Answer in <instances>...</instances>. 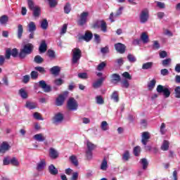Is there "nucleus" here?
I'll use <instances>...</instances> for the list:
<instances>
[{
	"mask_svg": "<svg viewBox=\"0 0 180 180\" xmlns=\"http://www.w3.org/2000/svg\"><path fill=\"white\" fill-rule=\"evenodd\" d=\"M34 49V46H33L32 44L28 43L24 45L23 48L20 49L19 53V58H21V60H23L27 55L32 54L33 53V50Z\"/></svg>",
	"mask_w": 180,
	"mask_h": 180,
	"instance_id": "obj_1",
	"label": "nucleus"
},
{
	"mask_svg": "<svg viewBox=\"0 0 180 180\" xmlns=\"http://www.w3.org/2000/svg\"><path fill=\"white\" fill-rule=\"evenodd\" d=\"M91 27L93 29H100V27H101V31L104 32V33L106 32L107 30H108V26L106 25V22H105L103 20H96L93 23Z\"/></svg>",
	"mask_w": 180,
	"mask_h": 180,
	"instance_id": "obj_2",
	"label": "nucleus"
},
{
	"mask_svg": "<svg viewBox=\"0 0 180 180\" xmlns=\"http://www.w3.org/2000/svg\"><path fill=\"white\" fill-rule=\"evenodd\" d=\"M72 64H77L78 61H79V59L81 57H82V52L81 51V49L78 48H75L72 49Z\"/></svg>",
	"mask_w": 180,
	"mask_h": 180,
	"instance_id": "obj_3",
	"label": "nucleus"
},
{
	"mask_svg": "<svg viewBox=\"0 0 180 180\" xmlns=\"http://www.w3.org/2000/svg\"><path fill=\"white\" fill-rule=\"evenodd\" d=\"M156 91L158 94H163L165 98H169L171 96V91L167 87H165L161 84L158 85Z\"/></svg>",
	"mask_w": 180,
	"mask_h": 180,
	"instance_id": "obj_4",
	"label": "nucleus"
},
{
	"mask_svg": "<svg viewBox=\"0 0 180 180\" xmlns=\"http://www.w3.org/2000/svg\"><path fill=\"white\" fill-rule=\"evenodd\" d=\"M88 16H89V13L88 11L82 12L80 14L79 19L77 20L78 26H84L88 22Z\"/></svg>",
	"mask_w": 180,
	"mask_h": 180,
	"instance_id": "obj_5",
	"label": "nucleus"
},
{
	"mask_svg": "<svg viewBox=\"0 0 180 180\" xmlns=\"http://www.w3.org/2000/svg\"><path fill=\"white\" fill-rule=\"evenodd\" d=\"M148 18H150V12L148 8H145L141 11L139 19L141 23H146L148 21Z\"/></svg>",
	"mask_w": 180,
	"mask_h": 180,
	"instance_id": "obj_6",
	"label": "nucleus"
},
{
	"mask_svg": "<svg viewBox=\"0 0 180 180\" xmlns=\"http://www.w3.org/2000/svg\"><path fill=\"white\" fill-rule=\"evenodd\" d=\"M67 107L68 110H77L78 109V103L74 98H70L68 101Z\"/></svg>",
	"mask_w": 180,
	"mask_h": 180,
	"instance_id": "obj_7",
	"label": "nucleus"
},
{
	"mask_svg": "<svg viewBox=\"0 0 180 180\" xmlns=\"http://www.w3.org/2000/svg\"><path fill=\"white\" fill-rule=\"evenodd\" d=\"M39 86L44 90V92L49 93L51 92V86L50 85L46 84V81L41 80L39 82Z\"/></svg>",
	"mask_w": 180,
	"mask_h": 180,
	"instance_id": "obj_8",
	"label": "nucleus"
},
{
	"mask_svg": "<svg viewBox=\"0 0 180 180\" xmlns=\"http://www.w3.org/2000/svg\"><path fill=\"white\" fill-rule=\"evenodd\" d=\"M94 37V34H92V32H89V31H86L84 33V35L80 36L79 37V40H84V41H91V40H92V38Z\"/></svg>",
	"mask_w": 180,
	"mask_h": 180,
	"instance_id": "obj_9",
	"label": "nucleus"
},
{
	"mask_svg": "<svg viewBox=\"0 0 180 180\" xmlns=\"http://www.w3.org/2000/svg\"><path fill=\"white\" fill-rule=\"evenodd\" d=\"M115 49L120 54H124L126 53V46L122 43L115 44Z\"/></svg>",
	"mask_w": 180,
	"mask_h": 180,
	"instance_id": "obj_10",
	"label": "nucleus"
},
{
	"mask_svg": "<svg viewBox=\"0 0 180 180\" xmlns=\"http://www.w3.org/2000/svg\"><path fill=\"white\" fill-rule=\"evenodd\" d=\"M120 81H122V77H120V75L113 73L110 75V82L112 84H119Z\"/></svg>",
	"mask_w": 180,
	"mask_h": 180,
	"instance_id": "obj_11",
	"label": "nucleus"
},
{
	"mask_svg": "<svg viewBox=\"0 0 180 180\" xmlns=\"http://www.w3.org/2000/svg\"><path fill=\"white\" fill-rule=\"evenodd\" d=\"M0 150L1 151V154H5L6 151H9L11 150V145L6 141H4L1 145H0Z\"/></svg>",
	"mask_w": 180,
	"mask_h": 180,
	"instance_id": "obj_12",
	"label": "nucleus"
},
{
	"mask_svg": "<svg viewBox=\"0 0 180 180\" xmlns=\"http://www.w3.org/2000/svg\"><path fill=\"white\" fill-rule=\"evenodd\" d=\"M148 140H150V133L148 131H144L142 133V139L141 143L143 146H147V143H148Z\"/></svg>",
	"mask_w": 180,
	"mask_h": 180,
	"instance_id": "obj_13",
	"label": "nucleus"
},
{
	"mask_svg": "<svg viewBox=\"0 0 180 180\" xmlns=\"http://www.w3.org/2000/svg\"><path fill=\"white\" fill-rule=\"evenodd\" d=\"M63 120H64V115L61 112H58V113L56 114L55 116L53 117V122L54 124L61 123V122H63Z\"/></svg>",
	"mask_w": 180,
	"mask_h": 180,
	"instance_id": "obj_14",
	"label": "nucleus"
},
{
	"mask_svg": "<svg viewBox=\"0 0 180 180\" xmlns=\"http://www.w3.org/2000/svg\"><path fill=\"white\" fill-rule=\"evenodd\" d=\"M105 77H101L98 79L97 81L94 82L92 84L93 88L94 89H98V88H101L103 84V81H105Z\"/></svg>",
	"mask_w": 180,
	"mask_h": 180,
	"instance_id": "obj_15",
	"label": "nucleus"
},
{
	"mask_svg": "<svg viewBox=\"0 0 180 180\" xmlns=\"http://www.w3.org/2000/svg\"><path fill=\"white\" fill-rule=\"evenodd\" d=\"M39 51L41 54L47 51V44L45 40H42L41 41V44L39 47Z\"/></svg>",
	"mask_w": 180,
	"mask_h": 180,
	"instance_id": "obj_16",
	"label": "nucleus"
},
{
	"mask_svg": "<svg viewBox=\"0 0 180 180\" xmlns=\"http://www.w3.org/2000/svg\"><path fill=\"white\" fill-rule=\"evenodd\" d=\"M58 155H59L58 152L56 150V149H54L53 148H51L49 149V157L52 160H57V158L58 157Z\"/></svg>",
	"mask_w": 180,
	"mask_h": 180,
	"instance_id": "obj_17",
	"label": "nucleus"
},
{
	"mask_svg": "<svg viewBox=\"0 0 180 180\" xmlns=\"http://www.w3.org/2000/svg\"><path fill=\"white\" fill-rule=\"evenodd\" d=\"M64 101H65V97H64V95L60 94L59 96L56 98V106H63L64 103Z\"/></svg>",
	"mask_w": 180,
	"mask_h": 180,
	"instance_id": "obj_18",
	"label": "nucleus"
},
{
	"mask_svg": "<svg viewBox=\"0 0 180 180\" xmlns=\"http://www.w3.org/2000/svg\"><path fill=\"white\" fill-rule=\"evenodd\" d=\"M48 169L51 175H57V174H58V169L56 167V166H54V165H50Z\"/></svg>",
	"mask_w": 180,
	"mask_h": 180,
	"instance_id": "obj_19",
	"label": "nucleus"
},
{
	"mask_svg": "<svg viewBox=\"0 0 180 180\" xmlns=\"http://www.w3.org/2000/svg\"><path fill=\"white\" fill-rule=\"evenodd\" d=\"M34 18H39L41 15V8L39 6H36L33 10Z\"/></svg>",
	"mask_w": 180,
	"mask_h": 180,
	"instance_id": "obj_20",
	"label": "nucleus"
},
{
	"mask_svg": "<svg viewBox=\"0 0 180 180\" xmlns=\"http://www.w3.org/2000/svg\"><path fill=\"white\" fill-rule=\"evenodd\" d=\"M61 71V68L58 66H53L50 69V72L52 74V75L57 76L58 74H60V72Z\"/></svg>",
	"mask_w": 180,
	"mask_h": 180,
	"instance_id": "obj_21",
	"label": "nucleus"
},
{
	"mask_svg": "<svg viewBox=\"0 0 180 180\" xmlns=\"http://www.w3.org/2000/svg\"><path fill=\"white\" fill-rule=\"evenodd\" d=\"M25 108H27V109H30V110L36 109V108H37V103L30 101H26Z\"/></svg>",
	"mask_w": 180,
	"mask_h": 180,
	"instance_id": "obj_22",
	"label": "nucleus"
},
{
	"mask_svg": "<svg viewBox=\"0 0 180 180\" xmlns=\"http://www.w3.org/2000/svg\"><path fill=\"white\" fill-rule=\"evenodd\" d=\"M160 150L162 151H168V150H169V141L164 140L160 147Z\"/></svg>",
	"mask_w": 180,
	"mask_h": 180,
	"instance_id": "obj_23",
	"label": "nucleus"
},
{
	"mask_svg": "<svg viewBox=\"0 0 180 180\" xmlns=\"http://www.w3.org/2000/svg\"><path fill=\"white\" fill-rule=\"evenodd\" d=\"M100 169L102 171H106L108 169V160H106L105 157L103 158V159L101 162Z\"/></svg>",
	"mask_w": 180,
	"mask_h": 180,
	"instance_id": "obj_24",
	"label": "nucleus"
},
{
	"mask_svg": "<svg viewBox=\"0 0 180 180\" xmlns=\"http://www.w3.org/2000/svg\"><path fill=\"white\" fill-rule=\"evenodd\" d=\"M33 139L37 141H44L46 140V137L43 136V134H37L33 136Z\"/></svg>",
	"mask_w": 180,
	"mask_h": 180,
	"instance_id": "obj_25",
	"label": "nucleus"
},
{
	"mask_svg": "<svg viewBox=\"0 0 180 180\" xmlns=\"http://www.w3.org/2000/svg\"><path fill=\"white\" fill-rule=\"evenodd\" d=\"M23 34V25H18V31H17V37L18 39H22V36Z\"/></svg>",
	"mask_w": 180,
	"mask_h": 180,
	"instance_id": "obj_26",
	"label": "nucleus"
},
{
	"mask_svg": "<svg viewBox=\"0 0 180 180\" xmlns=\"http://www.w3.org/2000/svg\"><path fill=\"white\" fill-rule=\"evenodd\" d=\"M154 63L153 62H147L142 65V70H151Z\"/></svg>",
	"mask_w": 180,
	"mask_h": 180,
	"instance_id": "obj_27",
	"label": "nucleus"
},
{
	"mask_svg": "<svg viewBox=\"0 0 180 180\" xmlns=\"http://www.w3.org/2000/svg\"><path fill=\"white\" fill-rule=\"evenodd\" d=\"M64 13L68 15L71 12V4L66 3L63 7Z\"/></svg>",
	"mask_w": 180,
	"mask_h": 180,
	"instance_id": "obj_28",
	"label": "nucleus"
},
{
	"mask_svg": "<svg viewBox=\"0 0 180 180\" xmlns=\"http://www.w3.org/2000/svg\"><path fill=\"white\" fill-rule=\"evenodd\" d=\"M18 94L20 96H21L22 99H27V92L25 91V89H20L18 91Z\"/></svg>",
	"mask_w": 180,
	"mask_h": 180,
	"instance_id": "obj_29",
	"label": "nucleus"
},
{
	"mask_svg": "<svg viewBox=\"0 0 180 180\" xmlns=\"http://www.w3.org/2000/svg\"><path fill=\"white\" fill-rule=\"evenodd\" d=\"M44 167H46V160L42 159V160H41L40 162H39L37 164V169L38 171H40V169H43V168H44Z\"/></svg>",
	"mask_w": 180,
	"mask_h": 180,
	"instance_id": "obj_30",
	"label": "nucleus"
},
{
	"mask_svg": "<svg viewBox=\"0 0 180 180\" xmlns=\"http://www.w3.org/2000/svg\"><path fill=\"white\" fill-rule=\"evenodd\" d=\"M9 20V17L6 15H1L0 17V23L1 25H6Z\"/></svg>",
	"mask_w": 180,
	"mask_h": 180,
	"instance_id": "obj_31",
	"label": "nucleus"
},
{
	"mask_svg": "<svg viewBox=\"0 0 180 180\" xmlns=\"http://www.w3.org/2000/svg\"><path fill=\"white\" fill-rule=\"evenodd\" d=\"M36 29L37 27L34 22H30V23L28 24V32H36Z\"/></svg>",
	"mask_w": 180,
	"mask_h": 180,
	"instance_id": "obj_32",
	"label": "nucleus"
},
{
	"mask_svg": "<svg viewBox=\"0 0 180 180\" xmlns=\"http://www.w3.org/2000/svg\"><path fill=\"white\" fill-rule=\"evenodd\" d=\"M140 162L142 165L143 169H147L148 168V161L146 158H142L140 160Z\"/></svg>",
	"mask_w": 180,
	"mask_h": 180,
	"instance_id": "obj_33",
	"label": "nucleus"
},
{
	"mask_svg": "<svg viewBox=\"0 0 180 180\" xmlns=\"http://www.w3.org/2000/svg\"><path fill=\"white\" fill-rule=\"evenodd\" d=\"M155 84H157V81L155 79L150 81V82L148 84L149 91H153V89H154Z\"/></svg>",
	"mask_w": 180,
	"mask_h": 180,
	"instance_id": "obj_34",
	"label": "nucleus"
},
{
	"mask_svg": "<svg viewBox=\"0 0 180 180\" xmlns=\"http://www.w3.org/2000/svg\"><path fill=\"white\" fill-rule=\"evenodd\" d=\"M34 61L36 63V64H41L42 63L44 62V59L41 58L40 55H37L34 58Z\"/></svg>",
	"mask_w": 180,
	"mask_h": 180,
	"instance_id": "obj_35",
	"label": "nucleus"
},
{
	"mask_svg": "<svg viewBox=\"0 0 180 180\" xmlns=\"http://www.w3.org/2000/svg\"><path fill=\"white\" fill-rule=\"evenodd\" d=\"M141 40L145 44H147L148 42V35L146 32H143L141 35Z\"/></svg>",
	"mask_w": 180,
	"mask_h": 180,
	"instance_id": "obj_36",
	"label": "nucleus"
},
{
	"mask_svg": "<svg viewBox=\"0 0 180 180\" xmlns=\"http://www.w3.org/2000/svg\"><path fill=\"white\" fill-rule=\"evenodd\" d=\"M41 27L43 30H47V27H49V22H47V19H44L41 21Z\"/></svg>",
	"mask_w": 180,
	"mask_h": 180,
	"instance_id": "obj_37",
	"label": "nucleus"
},
{
	"mask_svg": "<svg viewBox=\"0 0 180 180\" xmlns=\"http://www.w3.org/2000/svg\"><path fill=\"white\" fill-rule=\"evenodd\" d=\"M70 160L73 165H75V167H78V160L77 159V156L71 155L70 157Z\"/></svg>",
	"mask_w": 180,
	"mask_h": 180,
	"instance_id": "obj_38",
	"label": "nucleus"
},
{
	"mask_svg": "<svg viewBox=\"0 0 180 180\" xmlns=\"http://www.w3.org/2000/svg\"><path fill=\"white\" fill-rule=\"evenodd\" d=\"M10 164L13 167H19V160L16 158H13L10 160Z\"/></svg>",
	"mask_w": 180,
	"mask_h": 180,
	"instance_id": "obj_39",
	"label": "nucleus"
},
{
	"mask_svg": "<svg viewBox=\"0 0 180 180\" xmlns=\"http://www.w3.org/2000/svg\"><path fill=\"white\" fill-rule=\"evenodd\" d=\"M121 86L122 88H126L127 89V88L130 86V83L129 82V80H127V79L122 80V82H121Z\"/></svg>",
	"mask_w": 180,
	"mask_h": 180,
	"instance_id": "obj_40",
	"label": "nucleus"
},
{
	"mask_svg": "<svg viewBox=\"0 0 180 180\" xmlns=\"http://www.w3.org/2000/svg\"><path fill=\"white\" fill-rule=\"evenodd\" d=\"M101 129L103 130V131H106V130H109V125L108 124V122L106 121H103L101 122Z\"/></svg>",
	"mask_w": 180,
	"mask_h": 180,
	"instance_id": "obj_41",
	"label": "nucleus"
},
{
	"mask_svg": "<svg viewBox=\"0 0 180 180\" xmlns=\"http://www.w3.org/2000/svg\"><path fill=\"white\" fill-rule=\"evenodd\" d=\"M127 59L129 61V63H136V61H137V58H136V56H134L131 53L128 54Z\"/></svg>",
	"mask_w": 180,
	"mask_h": 180,
	"instance_id": "obj_42",
	"label": "nucleus"
},
{
	"mask_svg": "<svg viewBox=\"0 0 180 180\" xmlns=\"http://www.w3.org/2000/svg\"><path fill=\"white\" fill-rule=\"evenodd\" d=\"M129 159H130V153L129 150H126L122 155V160L124 161H129Z\"/></svg>",
	"mask_w": 180,
	"mask_h": 180,
	"instance_id": "obj_43",
	"label": "nucleus"
},
{
	"mask_svg": "<svg viewBox=\"0 0 180 180\" xmlns=\"http://www.w3.org/2000/svg\"><path fill=\"white\" fill-rule=\"evenodd\" d=\"M50 8H56L58 4L57 0H48Z\"/></svg>",
	"mask_w": 180,
	"mask_h": 180,
	"instance_id": "obj_44",
	"label": "nucleus"
},
{
	"mask_svg": "<svg viewBox=\"0 0 180 180\" xmlns=\"http://www.w3.org/2000/svg\"><path fill=\"white\" fill-rule=\"evenodd\" d=\"M46 54L49 58H56V52L53 50L49 49Z\"/></svg>",
	"mask_w": 180,
	"mask_h": 180,
	"instance_id": "obj_45",
	"label": "nucleus"
},
{
	"mask_svg": "<svg viewBox=\"0 0 180 180\" xmlns=\"http://www.w3.org/2000/svg\"><path fill=\"white\" fill-rule=\"evenodd\" d=\"M27 5L30 11H33L36 6H34V2L33 0H27Z\"/></svg>",
	"mask_w": 180,
	"mask_h": 180,
	"instance_id": "obj_46",
	"label": "nucleus"
},
{
	"mask_svg": "<svg viewBox=\"0 0 180 180\" xmlns=\"http://www.w3.org/2000/svg\"><path fill=\"white\" fill-rule=\"evenodd\" d=\"M96 99V103L98 105H103L105 103V101L103 100V97H102V96H97Z\"/></svg>",
	"mask_w": 180,
	"mask_h": 180,
	"instance_id": "obj_47",
	"label": "nucleus"
},
{
	"mask_svg": "<svg viewBox=\"0 0 180 180\" xmlns=\"http://www.w3.org/2000/svg\"><path fill=\"white\" fill-rule=\"evenodd\" d=\"M111 99H113L115 102H119V94L117 91H114L111 95Z\"/></svg>",
	"mask_w": 180,
	"mask_h": 180,
	"instance_id": "obj_48",
	"label": "nucleus"
},
{
	"mask_svg": "<svg viewBox=\"0 0 180 180\" xmlns=\"http://www.w3.org/2000/svg\"><path fill=\"white\" fill-rule=\"evenodd\" d=\"M78 78L80 79H88V73L86 72H81L77 75Z\"/></svg>",
	"mask_w": 180,
	"mask_h": 180,
	"instance_id": "obj_49",
	"label": "nucleus"
},
{
	"mask_svg": "<svg viewBox=\"0 0 180 180\" xmlns=\"http://www.w3.org/2000/svg\"><path fill=\"white\" fill-rule=\"evenodd\" d=\"M96 147V146L94 143L89 141L87 142V148H88L87 151H94Z\"/></svg>",
	"mask_w": 180,
	"mask_h": 180,
	"instance_id": "obj_50",
	"label": "nucleus"
},
{
	"mask_svg": "<svg viewBox=\"0 0 180 180\" xmlns=\"http://www.w3.org/2000/svg\"><path fill=\"white\" fill-rule=\"evenodd\" d=\"M174 94H175V98H177L178 99H180V86H176L174 89Z\"/></svg>",
	"mask_w": 180,
	"mask_h": 180,
	"instance_id": "obj_51",
	"label": "nucleus"
},
{
	"mask_svg": "<svg viewBox=\"0 0 180 180\" xmlns=\"http://www.w3.org/2000/svg\"><path fill=\"white\" fill-rule=\"evenodd\" d=\"M140 146H136L134 148V155L135 157H139V155H140Z\"/></svg>",
	"mask_w": 180,
	"mask_h": 180,
	"instance_id": "obj_52",
	"label": "nucleus"
},
{
	"mask_svg": "<svg viewBox=\"0 0 180 180\" xmlns=\"http://www.w3.org/2000/svg\"><path fill=\"white\" fill-rule=\"evenodd\" d=\"M30 76L32 79H37V78H39V72L34 70L32 71L30 73Z\"/></svg>",
	"mask_w": 180,
	"mask_h": 180,
	"instance_id": "obj_53",
	"label": "nucleus"
},
{
	"mask_svg": "<svg viewBox=\"0 0 180 180\" xmlns=\"http://www.w3.org/2000/svg\"><path fill=\"white\" fill-rule=\"evenodd\" d=\"M29 81H30V76L29 75L23 76L22 79V82H23V84H27Z\"/></svg>",
	"mask_w": 180,
	"mask_h": 180,
	"instance_id": "obj_54",
	"label": "nucleus"
},
{
	"mask_svg": "<svg viewBox=\"0 0 180 180\" xmlns=\"http://www.w3.org/2000/svg\"><path fill=\"white\" fill-rule=\"evenodd\" d=\"M105 67H106V63L102 62L98 65L97 70L98 71H102V70H103V68H105Z\"/></svg>",
	"mask_w": 180,
	"mask_h": 180,
	"instance_id": "obj_55",
	"label": "nucleus"
},
{
	"mask_svg": "<svg viewBox=\"0 0 180 180\" xmlns=\"http://www.w3.org/2000/svg\"><path fill=\"white\" fill-rule=\"evenodd\" d=\"M54 84H56L58 86H60V85H63V84H64V80H63V79H56L54 81Z\"/></svg>",
	"mask_w": 180,
	"mask_h": 180,
	"instance_id": "obj_56",
	"label": "nucleus"
},
{
	"mask_svg": "<svg viewBox=\"0 0 180 180\" xmlns=\"http://www.w3.org/2000/svg\"><path fill=\"white\" fill-rule=\"evenodd\" d=\"M11 56H12V57H14V58L18 57V56H19V52L18 51V49L14 48L11 51Z\"/></svg>",
	"mask_w": 180,
	"mask_h": 180,
	"instance_id": "obj_57",
	"label": "nucleus"
},
{
	"mask_svg": "<svg viewBox=\"0 0 180 180\" xmlns=\"http://www.w3.org/2000/svg\"><path fill=\"white\" fill-rule=\"evenodd\" d=\"M11 56H12V51L11 50V49H8L6 51V58L7 60H10L11 59Z\"/></svg>",
	"mask_w": 180,
	"mask_h": 180,
	"instance_id": "obj_58",
	"label": "nucleus"
},
{
	"mask_svg": "<svg viewBox=\"0 0 180 180\" xmlns=\"http://www.w3.org/2000/svg\"><path fill=\"white\" fill-rule=\"evenodd\" d=\"M160 43L158 42V41H153V50H158L160 49Z\"/></svg>",
	"mask_w": 180,
	"mask_h": 180,
	"instance_id": "obj_59",
	"label": "nucleus"
},
{
	"mask_svg": "<svg viewBox=\"0 0 180 180\" xmlns=\"http://www.w3.org/2000/svg\"><path fill=\"white\" fill-rule=\"evenodd\" d=\"M122 77L125 78V79H131V75L128 72H124L122 73Z\"/></svg>",
	"mask_w": 180,
	"mask_h": 180,
	"instance_id": "obj_60",
	"label": "nucleus"
},
{
	"mask_svg": "<svg viewBox=\"0 0 180 180\" xmlns=\"http://www.w3.org/2000/svg\"><path fill=\"white\" fill-rule=\"evenodd\" d=\"M36 71H39V72H41V74L46 73V70L43 67L37 66L35 67Z\"/></svg>",
	"mask_w": 180,
	"mask_h": 180,
	"instance_id": "obj_61",
	"label": "nucleus"
},
{
	"mask_svg": "<svg viewBox=\"0 0 180 180\" xmlns=\"http://www.w3.org/2000/svg\"><path fill=\"white\" fill-rule=\"evenodd\" d=\"M122 11H123V7H120L119 9L117 10L116 14L114 15L115 18H119V16H120V15H122Z\"/></svg>",
	"mask_w": 180,
	"mask_h": 180,
	"instance_id": "obj_62",
	"label": "nucleus"
},
{
	"mask_svg": "<svg viewBox=\"0 0 180 180\" xmlns=\"http://www.w3.org/2000/svg\"><path fill=\"white\" fill-rule=\"evenodd\" d=\"M171 63V58H167L162 61V65L165 67L166 65H169V64Z\"/></svg>",
	"mask_w": 180,
	"mask_h": 180,
	"instance_id": "obj_63",
	"label": "nucleus"
},
{
	"mask_svg": "<svg viewBox=\"0 0 180 180\" xmlns=\"http://www.w3.org/2000/svg\"><path fill=\"white\" fill-rule=\"evenodd\" d=\"M86 157L87 160H92V151L86 150Z\"/></svg>",
	"mask_w": 180,
	"mask_h": 180,
	"instance_id": "obj_64",
	"label": "nucleus"
}]
</instances>
